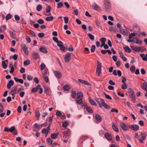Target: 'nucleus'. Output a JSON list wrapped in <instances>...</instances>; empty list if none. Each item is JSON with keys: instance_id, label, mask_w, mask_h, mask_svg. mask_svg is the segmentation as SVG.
I'll return each mask as SVG.
<instances>
[{"instance_id": "nucleus-29", "label": "nucleus", "mask_w": 147, "mask_h": 147, "mask_svg": "<svg viewBox=\"0 0 147 147\" xmlns=\"http://www.w3.org/2000/svg\"><path fill=\"white\" fill-rule=\"evenodd\" d=\"M77 95V94L76 92L75 91H72L71 92V95L72 98H75Z\"/></svg>"}, {"instance_id": "nucleus-27", "label": "nucleus", "mask_w": 147, "mask_h": 147, "mask_svg": "<svg viewBox=\"0 0 147 147\" xmlns=\"http://www.w3.org/2000/svg\"><path fill=\"white\" fill-rule=\"evenodd\" d=\"M105 8L107 11H109L111 7V3L105 5Z\"/></svg>"}, {"instance_id": "nucleus-34", "label": "nucleus", "mask_w": 147, "mask_h": 147, "mask_svg": "<svg viewBox=\"0 0 147 147\" xmlns=\"http://www.w3.org/2000/svg\"><path fill=\"white\" fill-rule=\"evenodd\" d=\"M5 61L7 62V60H5L4 61H2L1 63V64L2 67L4 69H6L7 67V65H6V63L5 62Z\"/></svg>"}, {"instance_id": "nucleus-11", "label": "nucleus", "mask_w": 147, "mask_h": 147, "mask_svg": "<svg viewBox=\"0 0 147 147\" xmlns=\"http://www.w3.org/2000/svg\"><path fill=\"white\" fill-rule=\"evenodd\" d=\"M39 50L40 51L44 53H47L48 52L46 47L45 46L40 47L39 49Z\"/></svg>"}, {"instance_id": "nucleus-23", "label": "nucleus", "mask_w": 147, "mask_h": 147, "mask_svg": "<svg viewBox=\"0 0 147 147\" xmlns=\"http://www.w3.org/2000/svg\"><path fill=\"white\" fill-rule=\"evenodd\" d=\"M78 81L81 83L82 84H83L84 85H90V84L86 80H84L82 79H79Z\"/></svg>"}, {"instance_id": "nucleus-45", "label": "nucleus", "mask_w": 147, "mask_h": 147, "mask_svg": "<svg viewBox=\"0 0 147 147\" xmlns=\"http://www.w3.org/2000/svg\"><path fill=\"white\" fill-rule=\"evenodd\" d=\"M127 85L126 83H123V84L121 86V88L122 89H125L127 88Z\"/></svg>"}, {"instance_id": "nucleus-53", "label": "nucleus", "mask_w": 147, "mask_h": 147, "mask_svg": "<svg viewBox=\"0 0 147 147\" xmlns=\"http://www.w3.org/2000/svg\"><path fill=\"white\" fill-rule=\"evenodd\" d=\"M95 48L96 47L94 45H92L90 49L91 51L92 52H94L95 50Z\"/></svg>"}, {"instance_id": "nucleus-13", "label": "nucleus", "mask_w": 147, "mask_h": 147, "mask_svg": "<svg viewBox=\"0 0 147 147\" xmlns=\"http://www.w3.org/2000/svg\"><path fill=\"white\" fill-rule=\"evenodd\" d=\"M57 43V45L59 47L60 49L62 51H64V46L63 45V43L61 41H59Z\"/></svg>"}, {"instance_id": "nucleus-59", "label": "nucleus", "mask_w": 147, "mask_h": 147, "mask_svg": "<svg viewBox=\"0 0 147 147\" xmlns=\"http://www.w3.org/2000/svg\"><path fill=\"white\" fill-rule=\"evenodd\" d=\"M122 82L123 83H125V82L126 81V78L124 77V76H122Z\"/></svg>"}, {"instance_id": "nucleus-57", "label": "nucleus", "mask_w": 147, "mask_h": 147, "mask_svg": "<svg viewBox=\"0 0 147 147\" xmlns=\"http://www.w3.org/2000/svg\"><path fill=\"white\" fill-rule=\"evenodd\" d=\"M15 127L12 126L9 129V131L11 132H12L15 130Z\"/></svg>"}, {"instance_id": "nucleus-38", "label": "nucleus", "mask_w": 147, "mask_h": 147, "mask_svg": "<svg viewBox=\"0 0 147 147\" xmlns=\"http://www.w3.org/2000/svg\"><path fill=\"white\" fill-rule=\"evenodd\" d=\"M47 141L49 145H51L53 142V140L50 138L47 139Z\"/></svg>"}, {"instance_id": "nucleus-8", "label": "nucleus", "mask_w": 147, "mask_h": 147, "mask_svg": "<svg viewBox=\"0 0 147 147\" xmlns=\"http://www.w3.org/2000/svg\"><path fill=\"white\" fill-rule=\"evenodd\" d=\"M130 98L131 100L134 103H135L136 101L135 98V94L134 91L132 90L130 93Z\"/></svg>"}, {"instance_id": "nucleus-16", "label": "nucleus", "mask_w": 147, "mask_h": 147, "mask_svg": "<svg viewBox=\"0 0 147 147\" xmlns=\"http://www.w3.org/2000/svg\"><path fill=\"white\" fill-rule=\"evenodd\" d=\"M92 7L94 10H96L98 11H100V9L99 6L96 3H93L92 5Z\"/></svg>"}, {"instance_id": "nucleus-35", "label": "nucleus", "mask_w": 147, "mask_h": 147, "mask_svg": "<svg viewBox=\"0 0 147 147\" xmlns=\"http://www.w3.org/2000/svg\"><path fill=\"white\" fill-rule=\"evenodd\" d=\"M45 93L47 94H49V91L50 90V88H49L48 87H45Z\"/></svg>"}, {"instance_id": "nucleus-24", "label": "nucleus", "mask_w": 147, "mask_h": 147, "mask_svg": "<svg viewBox=\"0 0 147 147\" xmlns=\"http://www.w3.org/2000/svg\"><path fill=\"white\" fill-rule=\"evenodd\" d=\"M11 93L14 94L18 93V92H17V86H16L13 87L11 90Z\"/></svg>"}, {"instance_id": "nucleus-17", "label": "nucleus", "mask_w": 147, "mask_h": 147, "mask_svg": "<svg viewBox=\"0 0 147 147\" xmlns=\"http://www.w3.org/2000/svg\"><path fill=\"white\" fill-rule=\"evenodd\" d=\"M32 56L34 59H37L40 57V55L39 54L36 52H34L32 53Z\"/></svg>"}, {"instance_id": "nucleus-4", "label": "nucleus", "mask_w": 147, "mask_h": 147, "mask_svg": "<svg viewBox=\"0 0 147 147\" xmlns=\"http://www.w3.org/2000/svg\"><path fill=\"white\" fill-rule=\"evenodd\" d=\"M96 73L98 76L100 75L102 73L101 64L98 61L97 62Z\"/></svg>"}, {"instance_id": "nucleus-56", "label": "nucleus", "mask_w": 147, "mask_h": 147, "mask_svg": "<svg viewBox=\"0 0 147 147\" xmlns=\"http://www.w3.org/2000/svg\"><path fill=\"white\" fill-rule=\"evenodd\" d=\"M109 30L110 31H113V32H116V29L113 27H110L109 29Z\"/></svg>"}, {"instance_id": "nucleus-21", "label": "nucleus", "mask_w": 147, "mask_h": 147, "mask_svg": "<svg viewBox=\"0 0 147 147\" xmlns=\"http://www.w3.org/2000/svg\"><path fill=\"white\" fill-rule=\"evenodd\" d=\"M95 117L96 119V121L97 123H99L102 120V118L99 115H96Z\"/></svg>"}, {"instance_id": "nucleus-42", "label": "nucleus", "mask_w": 147, "mask_h": 147, "mask_svg": "<svg viewBox=\"0 0 147 147\" xmlns=\"http://www.w3.org/2000/svg\"><path fill=\"white\" fill-rule=\"evenodd\" d=\"M42 78H44L45 82L47 83L49 82V80L48 77L47 76H43Z\"/></svg>"}, {"instance_id": "nucleus-22", "label": "nucleus", "mask_w": 147, "mask_h": 147, "mask_svg": "<svg viewBox=\"0 0 147 147\" xmlns=\"http://www.w3.org/2000/svg\"><path fill=\"white\" fill-rule=\"evenodd\" d=\"M105 136L108 140H112V137L111 135L107 133L105 135Z\"/></svg>"}, {"instance_id": "nucleus-60", "label": "nucleus", "mask_w": 147, "mask_h": 147, "mask_svg": "<svg viewBox=\"0 0 147 147\" xmlns=\"http://www.w3.org/2000/svg\"><path fill=\"white\" fill-rule=\"evenodd\" d=\"M33 78V76L31 75H28L27 77V79L29 81L32 80Z\"/></svg>"}, {"instance_id": "nucleus-62", "label": "nucleus", "mask_w": 147, "mask_h": 147, "mask_svg": "<svg viewBox=\"0 0 147 147\" xmlns=\"http://www.w3.org/2000/svg\"><path fill=\"white\" fill-rule=\"evenodd\" d=\"M14 18L16 21H18L20 19V17L17 15H16L14 16Z\"/></svg>"}, {"instance_id": "nucleus-32", "label": "nucleus", "mask_w": 147, "mask_h": 147, "mask_svg": "<svg viewBox=\"0 0 147 147\" xmlns=\"http://www.w3.org/2000/svg\"><path fill=\"white\" fill-rule=\"evenodd\" d=\"M39 88H40V84H38L36 87L32 88V92H36L38 90Z\"/></svg>"}, {"instance_id": "nucleus-6", "label": "nucleus", "mask_w": 147, "mask_h": 147, "mask_svg": "<svg viewBox=\"0 0 147 147\" xmlns=\"http://www.w3.org/2000/svg\"><path fill=\"white\" fill-rule=\"evenodd\" d=\"M141 87L142 89L146 92L145 96L147 97V82H143L142 84L141 85Z\"/></svg>"}, {"instance_id": "nucleus-40", "label": "nucleus", "mask_w": 147, "mask_h": 147, "mask_svg": "<svg viewBox=\"0 0 147 147\" xmlns=\"http://www.w3.org/2000/svg\"><path fill=\"white\" fill-rule=\"evenodd\" d=\"M95 100L97 102V103L101 102V104H102L104 100L101 98H96L95 99Z\"/></svg>"}, {"instance_id": "nucleus-46", "label": "nucleus", "mask_w": 147, "mask_h": 147, "mask_svg": "<svg viewBox=\"0 0 147 147\" xmlns=\"http://www.w3.org/2000/svg\"><path fill=\"white\" fill-rule=\"evenodd\" d=\"M104 94L105 95V96L109 100L112 99V98L109 95L107 94L105 92H104Z\"/></svg>"}, {"instance_id": "nucleus-33", "label": "nucleus", "mask_w": 147, "mask_h": 147, "mask_svg": "<svg viewBox=\"0 0 147 147\" xmlns=\"http://www.w3.org/2000/svg\"><path fill=\"white\" fill-rule=\"evenodd\" d=\"M42 76H47L49 74L48 69L46 68L44 70V72H42Z\"/></svg>"}, {"instance_id": "nucleus-30", "label": "nucleus", "mask_w": 147, "mask_h": 147, "mask_svg": "<svg viewBox=\"0 0 147 147\" xmlns=\"http://www.w3.org/2000/svg\"><path fill=\"white\" fill-rule=\"evenodd\" d=\"M123 49L124 51L130 53L131 52V50L128 46H126L125 47H123Z\"/></svg>"}, {"instance_id": "nucleus-55", "label": "nucleus", "mask_w": 147, "mask_h": 147, "mask_svg": "<svg viewBox=\"0 0 147 147\" xmlns=\"http://www.w3.org/2000/svg\"><path fill=\"white\" fill-rule=\"evenodd\" d=\"M56 114L58 117H61L62 115L61 112L59 111H57L56 112Z\"/></svg>"}, {"instance_id": "nucleus-47", "label": "nucleus", "mask_w": 147, "mask_h": 147, "mask_svg": "<svg viewBox=\"0 0 147 147\" xmlns=\"http://www.w3.org/2000/svg\"><path fill=\"white\" fill-rule=\"evenodd\" d=\"M70 87L68 84L65 85V91H68L70 89Z\"/></svg>"}, {"instance_id": "nucleus-36", "label": "nucleus", "mask_w": 147, "mask_h": 147, "mask_svg": "<svg viewBox=\"0 0 147 147\" xmlns=\"http://www.w3.org/2000/svg\"><path fill=\"white\" fill-rule=\"evenodd\" d=\"M46 65L44 63H42L41 64V65H40V69L41 71H42L46 68H45L46 67Z\"/></svg>"}, {"instance_id": "nucleus-15", "label": "nucleus", "mask_w": 147, "mask_h": 147, "mask_svg": "<svg viewBox=\"0 0 147 147\" xmlns=\"http://www.w3.org/2000/svg\"><path fill=\"white\" fill-rule=\"evenodd\" d=\"M54 73L55 76L58 78H60L62 77L61 73L59 71H54Z\"/></svg>"}, {"instance_id": "nucleus-54", "label": "nucleus", "mask_w": 147, "mask_h": 147, "mask_svg": "<svg viewBox=\"0 0 147 147\" xmlns=\"http://www.w3.org/2000/svg\"><path fill=\"white\" fill-rule=\"evenodd\" d=\"M38 36L40 38L43 37L45 36V34L43 33H39L38 34Z\"/></svg>"}, {"instance_id": "nucleus-44", "label": "nucleus", "mask_w": 147, "mask_h": 147, "mask_svg": "<svg viewBox=\"0 0 147 147\" xmlns=\"http://www.w3.org/2000/svg\"><path fill=\"white\" fill-rule=\"evenodd\" d=\"M30 63V61L29 59L25 61L24 63V65L26 66L29 65Z\"/></svg>"}, {"instance_id": "nucleus-20", "label": "nucleus", "mask_w": 147, "mask_h": 147, "mask_svg": "<svg viewBox=\"0 0 147 147\" xmlns=\"http://www.w3.org/2000/svg\"><path fill=\"white\" fill-rule=\"evenodd\" d=\"M59 133H53L51 134L50 137L53 139H56L59 136Z\"/></svg>"}, {"instance_id": "nucleus-41", "label": "nucleus", "mask_w": 147, "mask_h": 147, "mask_svg": "<svg viewBox=\"0 0 147 147\" xmlns=\"http://www.w3.org/2000/svg\"><path fill=\"white\" fill-rule=\"evenodd\" d=\"M53 19V16L48 17L46 18V20L47 21H50L52 20Z\"/></svg>"}, {"instance_id": "nucleus-9", "label": "nucleus", "mask_w": 147, "mask_h": 147, "mask_svg": "<svg viewBox=\"0 0 147 147\" xmlns=\"http://www.w3.org/2000/svg\"><path fill=\"white\" fill-rule=\"evenodd\" d=\"M71 54L69 53H67L65 55V62H68L70 59Z\"/></svg>"}, {"instance_id": "nucleus-26", "label": "nucleus", "mask_w": 147, "mask_h": 147, "mask_svg": "<svg viewBox=\"0 0 147 147\" xmlns=\"http://www.w3.org/2000/svg\"><path fill=\"white\" fill-rule=\"evenodd\" d=\"M14 79L16 82H19L20 83L22 84L24 82L23 80L22 79H18L16 77H14Z\"/></svg>"}, {"instance_id": "nucleus-39", "label": "nucleus", "mask_w": 147, "mask_h": 147, "mask_svg": "<svg viewBox=\"0 0 147 147\" xmlns=\"http://www.w3.org/2000/svg\"><path fill=\"white\" fill-rule=\"evenodd\" d=\"M11 17L12 16L9 13L7 14L5 17V19L7 21L8 20L11 18Z\"/></svg>"}, {"instance_id": "nucleus-61", "label": "nucleus", "mask_w": 147, "mask_h": 147, "mask_svg": "<svg viewBox=\"0 0 147 147\" xmlns=\"http://www.w3.org/2000/svg\"><path fill=\"white\" fill-rule=\"evenodd\" d=\"M135 69V67L134 66H133L131 67L130 68V70L131 72H134Z\"/></svg>"}, {"instance_id": "nucleus-31", "label": "nucleus", "mask_w": 147, "mask_h": 147, "mask_svg": "<svg viewBox=\"0 0 147 147\" xmlns=\"http://www.w3.org/2000/svg\"><path fill=\"white\" fill-rule=\"evenodd\" d=\"M103 107L107 109H109L110 108V106L109 105H107L105 103L104 100L103 101L101 104Z\"/></svg>"}, {"instance_id": "nucleus-2", "label": "nucleus", "mask_w": 147, "mask_h": 147, "mask_svg": "<svg viewBox=\"0 0 147 147\" xmlns=\"http://www.w3.org/2000/svg\"><path fill=\"white\" fill-rule=\"evenodd\" d=\"M69 121L68 120L65 121V138L69 136L70 134L69 129L66 128L69 123Z\"/></svg>"}, {"instance_id": "nucleus-48", "label": "nucleus", "mask_w": 147, "mask_h": 147, "mask_svg": "<svg viewBox=\"0 0 147 147\" xmlns=\"http://www.w3.org/2000/svg\"><path fill=\"white\" fill-rule=\"evenodd\" d=\"M136 35V34L135 33H131L129 34V39H131L133 37H134Z\"/></svg>"}, {"instance_id": "nucleus-5", "label": "nucleus", "mask_w": 147, "mask_h": 147, "mask_svg": "<svg viewBox=\"0 0 147 147\" xmlns=\"http://www.w3.org/2000/svg\"><path fill=\"white\" fill-rule=\"evenodd\" d=\"M21 47L25 55L28 56V48L24 43H22L21 45Z\"/></svg>"}, {"instance_id": "nucleus-28", "label": "nucleus", "mask_w": 147, "mask_h": 147, "mask_svg": "<svg viewBox=\"0 0 147 147\" xmlns=\"http://www.w3.org/2000/svg\"><path fill=\"white\" fill-rule=\"evenodd\" d=\"M140 56L142 58L143 61H147V54H146L145 55L144 54H141L140 55Z\"/></svg>"}, {"instance_id": "nucleus-51", "label": "nucleus", "mask_w": 147, "mask_h": 147, "mask_svg": "<svg viewBox=\"0 0 147 147\" xmlns=\"http://www.w3.org/2000/svg\"><path fill=\"white\" fill-rule=\"evenodd\" d=\"M46 11L47 13H49L50 12L51 10V7H50L48 5L46 8Z\"/></svg>"}, {"instance_id": "nucleus-64", "label": "nucleus", "mask_w": 147, "mask_h": 147, "mask_svg": "<svg viewBox=\"0 0 147 147\" xmlns=\"http://www.w3.org/2000/svg\"><path fill=\"white\" fill-rule=\"evenodd\" d=\"M63 6V4L61 2L57 4V8H58L61 7Z\"/></svg>"}, {"instance_id": "nucleus-63", "label": "nucleus", "mask_w": 147, "mask_h": 147, "mask_svg": "<svg viewBox=\"0 0 147 147\" xmlns=\"http://www.w3.org/2000/svg\"><path fill=\"white\" fill-rule=\"evenodd\" d=\"M53 40L55 42L57 43L59 41L58 40V38L56 37H53Z\"/></svg>"}, {"instance_id": "nucleus-14", "label": "nucleus", "mask_w": 147, "mask_h": 147, "mask_svg": "<svg viewBox=\"0 0 147 147\" xmlns=\"http://www.w3.org/2000/svg\"><path fill=\"white\" fill-rule=\"evenodd\" d=\"M84 106L85 107L84 108H85L88 113H93V111L91 107L88 106L86 104H85Z\"/></svg>"}, {"instance_id": "nucleus-18", "label": "nucleus", "mask_w": 147, "mask_h": 147, "mask_svg": "<svg viewBox=\"0 0 147 147\" xmlns=\"http://www.w3.org/2000/svg\"><path fill=\"white\" fill-rule=\"evenodd\" d=\"M130 47L133 50L135 51L138 52L140 51V47H135L131 45Z\"/></svg>"}, {"instance_id": "nucleus-25", "label": "nucleus", "mask_w": 147, "mask_h": 147, "mask_svg": "<svg viewBox=\"0 0 147 147\" xmlns=\"http://www.w3.org/2000/svg\"><path fill=\"white\" fill-rule=\"evenodd\" d=\"M88 99L89 102L91 104L94 106H96L97 105V104L91 98L89 97L88 98Z\"/></svg>"}, {"instance_id": "nucleus-7", "label": "nucleus", "mask_w": 147, "mask_h": 147, "mask_svg": "<svg viewBox=\"0 0 147 147\" xmlns=\"http://www.w3.org/2000/svg\"><path fill=\"white\" fill-rule=\"evenodd\" d=\"M129 128L134 131L139 130V126L137 125L133 124L129 125Z\"/></svg>"}, {"instance_id": "nucleus-52", "label": "nucleus", "mask_w": 147, "mask_h": 147, "mask_svg": "<svg viewBox=\"0 0 147 147\" xmlns=\"http://www.w3.org/2000/svg\"><path fill=\"white\" fill-rule=\"evenodd\" d=\"M37 22L40 24H42L44 23V20L42 19H40L38 20Z\"/></svg>"}, {"instance_id": "nucleus-12", "label": "nucleus", "mask_w": 147, "mask_h": 147, "mask_svg": "<svg viewBox=\"0 0 147 147\" xmlns=\"http://www.w3.org/2000/svg\"><path fill=\"white\" fill-rule=\"evenodd\" d=\"M112 127L113 130L116 132H119V130L117 124L114 122H112Z\"/></svg>"}, {"instance_id": "nucleus-58", "label": "nucleus", "mask_w": 147, "mask_h": 147, "mask_svg": "<svg viewBox=\"0 0 147 147\" xmlns=\"http://www.w3.org/2000/svg\"><path fill=\"white\" fill-rule=\"evenodd\" d=\"M146 50V48L144 47H140V51L142 52L145 51Z\"/></svg>"}, {"instance_id": "nucleus-1", "label": "nucleus", "mask_w": 147, "mask_h": 147, "mask_svg": "<svg viewBox=\"0 0 147 147\" xmlns=\"http://www.w3.org/2000/svg\"><path fill=\"white\" fill-rule=\"evenodd\" d=\"M83 94L81 92L79 91L77 92V97L76 99V101L78 104L80 105L83 104L82 98Z\"/></svg>"}, {"instance_id": "nucleus-19", "label": "nucleus", "mask_w": 147, "mask_h": 147, "mask_svg": "<svg viewBox=\"0 0 147 147\" xmlns=\"http://www.w3.org/2000/svg\"><path fill=\"white\" fill-rule=\"evenodd\" d=\"M14 84L13 81L12 80H10L8 84L7 85V89H10L11 86H13Z\"/></svg>"}, {"instance_id": "nucleus-50", "label": "nucleus", "mask_w": 147, "mask_h": 147, "mask_svg": "<svg viewBox=\"0 0 147 147\" xmlns=\"http://www.w3.org/2000/svg\"><path fill=\"white\" fill-rule=\"evenodd\" d=\"M87 138V137L85 136H81L80 138V140L79 141L80 142L81 140V142L84 141Z\"/></svg>"}, {"instance_id": "nucleus-10", "label": "nucleus", "mask_w": 147, "mask_h": 147, "mask_svg": "<svg viewBox=\"0 0 147 147\" xmlns=\"http://www.w3.org/2000/svg\"><path fill=\"white\" fill-rule=\"evenodd\" d=\"M146 136V134L145 133L141 134L140 136L138 138L139 142L141 143H142L145 138Z\"/></svg>"}, {"instance_id": "nucleus-49", "label": "nucleus", "mask_w": 147, "mask_h": 147, "mask_svg": "<svg viewBox=\"0 0 147 147\" xmlns=\"http://www.w3.org/2000/svg\"><path fill=\"white\" fill-rule=\"evenodd\" d=\"M88 36L90 39L92 40H93L94 39V36L90 33H89L88 34Z\"/></svg>"}, {"instance_id": "nucleus-3", "label": "nucleus", "mask_w": 147, "mask_h": 147, "mask_svg": "<svg viewBox=\"0 0 147 147\" xmlns=\"http://www.w3.org/2000/svg\"><path fill=\"white\" fill-rule=\"evenodd\" d=\"M119 126L123 131H127L129 130V125L123 122H121L119 123Z\"/></svg>"}, {"instance_id": "nucleus-43", "label": "nucleus", "mask_w": 147, "mask_h": 147, "mask_svg": "<svg viewBox=\"0 0 147 147\" xmlns=\"http://www.w3.org/2000/svg\"><path fill=\"white\" fill-rule=\"evenodd\" d=\"M42 8V6L41 5H38L36 7V9L38 11H40Z\"/></svg>"}, {"instance_id": "nucleus-37", "label": "nucleus", "mask_w": 147, "mask_h": 147, "mask_svg": "<svg viewBox=\"0 0 147 147\" xmlns=\"http://www.w3.org/2000/svg\"><path fill=\"white\" fill-rule=\"evenodd\" d=\"M48 130L46 129H43L42 130V134H45L46 135H47L49 132Z\"/></svg>"}]
</instances>
